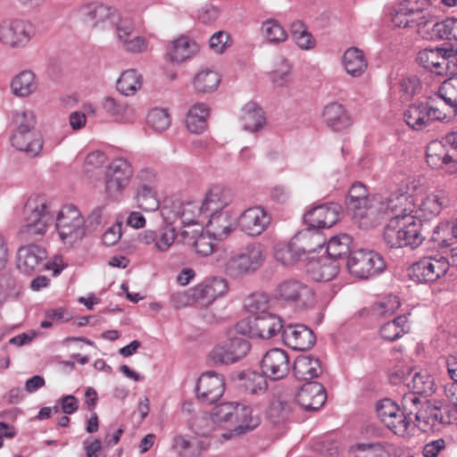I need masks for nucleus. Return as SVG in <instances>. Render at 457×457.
Wrapping results in <instances>:
<instances>
[{
	"label": "nucleus",
	"instance_id": "obj_1",
	"mask_svg": "<svg viewBox=\"0 0 457 457\" xmlns=\"http://www.w3.org/2000/svg\"><path fill=\"white\" fill-rule=\"evenodd\" d=\"M407 202V195L399 191L370 195L361 182H354L348 190L346 208L360 228L364 229L378 226L390 211L402 207Z\"/></svg>",
	"mask_w": 457,
	"mask_h": 457
},
{
	"label": "nucleus",
	"instance_id": "obj_2",
	"mask_svg": "<svg viewBox=\"0 0 457 457\" xmlns=\"http://www.w3.org/2000/svg\"><path fill=\"white\" fill-rule=\"evenodd\" d=\"M408 201L402 207L390 211L392 217L384 228L383 240L390 248L410 246L414 249L427 238L428 223L412 215Z\"/></svg>",
	"mask_w": 457,
	"mask_h": 457
},
{
	"label": "nucleus",
	"instance_id": "obj_3",
	"mask_svg": "<svg viewBox=\"0 0 457 457\" xmlns=\"http://www.w3.org/2000/svg\"><path fill=\"white\" fill-rule=\"evenodd\" d=\"M25 224L20 230L24 240H36L44 236L52 221L47 201L40 195L30 196L24 205Z\"/></svg>",
	"mask_w": 457,
	"mask_h": 457
},
{
	"label": "nucleus",
	"instance_id": "obj_4",
	"mask_svg": "<svg viewBox=\"0 0 457 457\" xmlns=\"http://www.w3.org/2000/svg\"><path fill=\"white\" fill-rule=\"evenodd\" d=\"M266 256V248L262 244H247L228 258L225 263V272L234 278L249 276L263 265Z\"/></svg>",
	"mask_w": 457,
	"mask_h": 457
},
{
	"label": "nucleus",
	"instance_id": "obj_5",
	"mask_svg": "<svg viewBox=\"0 0 457 457\" xmlns=\"http://www.w3.org/2000/svg\"><path fill=\"white\" fill-rule=\"evenodd\" d=\"M56 229L65 245H73L85 236V219L77 207L65 205L56 218Z\"/></svg>",
	"mask_w": 457,
	"mask_h": 457
},
{
	"label": "nucleus",
	"instance_id": "obj_6",
	"mask_svg": "<svg viewBox=\"0 0 457 457\" xmlns=\"http://www.w3.org/2000/svg\"><path fill=\"white\" fill-rule=\"evenodd\" d=\"M346 266L352 275L366 279L381 273L386 268V263L378 253L360 249L350 254Z\"/></svg>",
	"mask_w": 457,
	"mask_h": 457
},
{
	"label": "nucleus",
	"instance_id": "obj_7",
	"mask_svg": "<svg viewBox=\"0 0 457 457\" xmlns=\"http://www.w3.org/2000/svg\"><path fill=\"white\" fill-rule=\"evenodd\" d=\"M35 36L34 25L26 20L0 21V43L10 48H23Z\"/></svg>",
	"mask_w": 457,
	"mask_h": 457
},
{
	"label": "nucleus",
	"instance_id": "obj_8",
	"mask_svg": "<svg viewBox=\"0 0 457 457\" xmlns=\"http://www.w3.org/2000/svg\"><path fill=\"white\" fill-rule=\"evenodd\" d=\"M449 262L443 255L426 256L409 269V277L418 283H433L444 277L449 270Z\"/></svg>",
	"mask_w": 457,
	"mask_h": 457
},
{
	"label": "nucleus",
	"instance_id": "obj_9",
	"mask_svg": "<svg viewBox=\"0 0 457 457\" xmlns=\"http://www.w3.org/2000/svg\"><path fill=\"white\" fill-rule=\"evenodd\" d=\"M454 131L446 134L441 140H433L426 148V161L433 169L447 167L457 170V146L450 144L448 138Z\"/></svg>",
	"mask_w": 457,
	"mask_h": 457
},
{
	"label": "nucleus",
	"instance_id": "obj_10",
	"mask_svg": "<svg viewBox=\"0 0 457 457\" xmlns=\"http://www.w3.org/2000/svg\"><path fill=\"white\" fill-rule=\"evenodd\" d=\"M133 168L125 159L119 158L107 167L104 176L105 192L109 197L120 196L129 185L133 176Z\"/></svg>",
	"mask_w": 457,
	"mask_h": 457
},
{
	"label": "nucleus",
	"instance_id": "obj_11",
	"mask_svg": "<svg viewBox=\"0 0 457 457\" xmlns=\"http://www.w3.org/2000/svg\"><path fill=\"white\" fill-rule=\"evenodd\" d=\"M275 295L278 300L294 304L300 309L308 308L314 303L312 289L296 279H287L278 284Z\"/></svg>",
	"mask_w": 457,
	"mask_h": 457
},
{
	"label": "nucleus",
	"instance_id": "obj_12",
	"mask_svg": "<svg viewBox=\"0 0 457 457\" xmlns=\"http://www.w3.org/2000/svg\"><path fill=\"white\" fill-rule=\"evenodd\" d=\"M249 341L242 337H232L228 341L213 347L210 360L216 365L232 364L245 358L250 352Z\"/></svg>",
	"mask_w": 457,
	"mask_h": 457
},
{
	"label": "nucleus",
	"instance_id": "obj_13",
	"mask_svg": "<svg viewBox=\"0 0 457 457\" xmlns=\"http://www.w3.org/2000/svg\"><path fill=\"white\" fill-rule=\"evenodd\" d=\"M47 253L37 245L21 246L17 252L16 265L18 270L28 275L49 270L50 263L46 262Z\"/></svg>",
	"mask_w": 457,
	"mask_h": 457
},
{
	"label": "nucleus",
	"instance_id": "obj_14",
	"mask_svg": "<svg viewBox=\"0 0 457 457\" xmlns=\"http://www.w3.org/2000/svg\"><path fill=\"white\" fill-rule=\"evenodd\" d=\"M224 391V378L214 371L204 373L198 378L195 387L198 400L207 404L216 403L222 396Z\"/></svg>",
	"mask_w": 457,
	"mask_h": 457
},
{
	"label": "nucleus",
	"instance_id": "obj_15",
	"mask_svg": "<svg viewBox=\"0 0 457 457\" xmlns=\"http://www.w3.org/2000/svg\"><path fill=\"white\" fill-rule=\"evenodd\" d=\"M262 373L272 380L284 378L290 370L287 353L280 348L269 350L262 360Z\"/></svg>",
	"mask_w": 457,
	"mask_h": 457
},
{
	"label": "nucleus",
	"instance_id": "obj_16",
	"mask_svg": "<svg viewBox=\"0 0 457 457\" xmlns=\"http://www.w3.org/2000/svg\"><path fill=\"white\" fill-rule=\"evenodd\" d=\"M342 212L336 203H327L316 206L304 214V221L311 228H325L335 225Z\"/></svg>",
	"mask_w": 457,
	"mask_h": 457
},
{
	"label": "nucleus",
	"instance_id": "obj_17",
	"mask_svg": "<svg viewBox=\"0 0 457 457\" xmlns=\"http://www.w3.org/2000/svg\"><path fill=\"white\" fill-rule=\"evenodd\" d=\"M234 194L229 188L213 186L206 192L200 205V212L210 214L230 210L229 206L234 204Z\"/></svg>",
	"mask_w": 457,
	"mask_h": 457
},
{
	"label": "nucleus",
	"instance_id": "obj_18",
	"mask_svg": "<svg viewBox=\"0 0 457 457\" xmlns=\"http://www.w3.org/2000/svg\"><path fill=\"white\" fill-rule=\"evenodd\" d=\"M237 220L242 231L250 236H258L266 229L270 217L263 208L255 206L237 215Z\"/></svg>",
	"mask_w": 457,
	"mask_h": 457
},
{
	"label": "nucleus",
	"instance_id": "obj_19",
	"mask_svg": "<svg viewBox=\"0 0 457 457\" xmlns=\"http://www.w3.org/2000/svg\"><path fill=\"white\" fill-rule=\"evenodd\" d=\"M284 343L296 351L310 349L316 341L313 331L303 324L287 325L282 330Z\"/></svg>",
	"mask_w": 457,
	"mask_h": 457
},
{
	"label": "nucleus",
	"instance_id": "obj_20",
	"mask_svg": "<svg viewBox=\"0 0 457 457\" xmlns=\"http://www.w3.org/2000/svg\"><path fill=\"white\" fill-rule=\"evenodd\" d=\"M228 289L227 279L221 277H214L193 287V296H195V303L201 305H209L216 298L224 295Z\"/></svg>",
	"mask_w": 457,
	"mask_h": 457
},
{
	"label": "nucleus",
	"instance_id": "obj_21",
	"mask_svg": "<svg viewBox=\"0 0 457 457\" xmlns=\"http://www.w3.org/2000/svg\"><path fill=\"white\" fill-rule=\"evenodd\" d=\"M327 399L325 387L319 382H307L302 386L296 394V402L308 411L320 409Z\"/></svg>",
	"mask_w": 457,
	"mask_h": 457
},
{
	"label": "nucleus",
	"instance_id": "obj_22",
	"mask_svg": "<svg viewBox=\"0 0 457 457\" xmlns=\"http://www.w3.org/2000/svg\"><path fill=\"white\" fill-rule=\"evenodd\" d=\"M237 212L230 210L210 213L207 228L214 237L221 240L226 238L238 225Z\"/></svg>",
	"mask_w": 457,
	"mask_h": 457
},
{
	"label": "nucleus",
	"instance_id": "obj_23",
	"mask_svg": "<svg viewBox=\"0 0 457 457\" xmlns=\"http://www.w3.org/2000/svg\"><path fill=\"white\" fill-rule=\"evenodd\" d=\"M339 266L328 256L312 259L306 264V272L310 278L318 282L333 279L338 273Z\"/></svg>",
	"mask_w": 457,
	"mask_h": 457
},
{
	"label": "nucleus",
	"instance_id": "obj_24",
	"mask_svg": "<svg viewBox=\"0 0 457 457\" xmlns=\"http://www.w3.org/2000/svg\"><path fill=\"white\" fill-rule=\"evenodd\" d=\"M396 446L387 441L356 444L349 448L350 457H391Z\"/></svg>",
	"mask_w": 457,
	"mask_h": 457
},
{
	"label": "nucleus",
	"instance_id": "obj_25",
	"mask_svg": "<svg viewBox=\"0 0 457 457\" xmlns=\"http://www.w3.org/2000/svg\"><path fill=\"white\" fill-rule=\"evenodd\" d=\"M113 10L100 3H90L78 9L79 19L88 26L97 27L113 15Z\"/></svg>",
	"mask_w": 457,
	"mask_h": 457
},
{
	"label": "nucleus",
	"instance_id": "obj_26",
	"mask_svg": "<svg viewBox=\"0 0 457 457\" xmlns=\"http://www.w3.org/2000/svg\"><path fill=\"white\" fill-rule=\"evenodd\" d=\"M324 122L334 131H342L352 125V120L344 105L332 102L328 104L322 112Z\"/></svg>",
	"mask_w": 457,
	"mask_h": 457
},
{
	"label": "nucleus",
	"instance_id": "obj_27",
	"mask_svg": "<svg viewBox=\"0 0 457 457\" xmlns=\"http://www.w3.org/2000/svg\"><path fill=\"white\" fill-rule=\"evenodd\" d=\"M403 382L415 394L428 396L435 392L434 378L427 370H409L403 374Z\"/></svg>",
	"mask_w": 457,
	"mask_h": 457
},
{
	"label": "nucleus",
	"instance_id": "obj_28",
	"mask_svg": "<svg viewBox=\"0 0 457 457\" xmlns=\"http://www.w3.org/2000/svg\"><path fill=\"white\" fill-rule=\"evenodd\" d=\"M38 88L36 74L30 70H24L16 74L11 80V93L19 98H26L33 95Z\"/></svg>",
	"mask_w": 457,
	"mask_h": 457
},
{
	"label": "nucleus",
	"instance_id": "obj_29",
	"mask_svg": "<svg viewBox=\"0 0 457 457\" xmlns=\"http://www.w3.org/2000/svg\"><path fill=\"white\" fill-rule=\"evenodd\" d=\"M253 328L255 337L270 339L281 332L284 328L280 317L270 312L253 317Z\"/></svg>",
	"mask_w": 457,
	"mask_h": 457
},
{
	"label": "nucleus",
	"instance_id": "obj_30",
	"mask_svg": "<svg viewBox=\"0 0 457 457\" xmlns=\"http://www.w3.org/2000/svg\"><path fill=\"white\" fill-rule=\"evenodd\" d=\"M415 420L418 422L417 427L422 431L434 429L438 424L448 423L444 419L441 408L428 401L424 402L416 411Z\"/></svg>",
	"mask_w": 457,
	"mask_h": 457
},
{
	"label": "nucleus",
	"instance_id": "obj_31",
	"mask_svg": "<svg viewBox=\"0 0 457 457\" xmlns=\"http://www.w3.org/2000/svg\"><path fill=\"white\" fill-rule=\"evenodd\" d=\"M235 409L231 428H233L232 430L236 435H243L259 426L260 419L258 416L253 415V410L250 406L237 403V408Z\"/></svg>",
	"mask_w": 457,
	"mask_h": 457
},
{
	"label": "nucleus",
	"instance_id": "obj_32",
	"mask_svg": "<svg viewBox=\"0 0 457 457\" xmlns=\"http://www.w3.org/2000/svg\"><path fill=\"white\" fill-rule=\"evenodd\" d=\"M102 109L111 117L122 123H133L136 120L135 108L127 103L105 96L101 101Z\"/></svg>",
	"mask_w": 457,
	"mask_h": 457
},
{
	"label": "nucleus",
	"instance_id": "obj_33",
	"mask_svg": "<svg viewBox=\"0 0 457 457\" xmlns=\"http://www.w3.org/2000/svg\"><path fill=\"white\" fill-rule=\"evenodd\" d=\"M450 204V199L446 192L444 190H436L427 195L420 204V212H422L425 220L437 216L444 208Z\"/></svg>",
	"mask_w": 457,
	"mask_h": 457
},
{
	"label": "nucleus",
	"instance_id": "obj_34",
	"mask_svg": "<svg viewBox=\"0 0 457 457\" xmlns=\"http://www.w3.org/2000/svg\"><path fill=\"white\" fill-rule=\"evenodd\" d=\"M342 64L346 73L353 78L362 76L368 68L363 51L357 47H350L344 53Z\"/></svg>",
	"mask_w": 457,
	"mask_h": 457
},
{
	"label": "nucleus",
	"instance_id": "obj_35",
	"mask_svg": "<svg viewBox=\"0 0 457 457\" xmlns=\"http://www.w3.org/2000/svg\"><path fill=\"white\" fill-rule=\"evenodd\" d=\"M403 5L406 8V13L408 16L409 26L418 27V31L420 33L421 29H425L430 22L435 20V15L432 12V8H421L417 4L411 1H404Z\"/></svg>",
	"mask_w": 457,
	"mask_h": 457
},
{
	"label": "nucleus",
	"instance_id": "obj_36",
	"mask_svg": "<svg viewBox=\"0 0 457 457\" xmlns=\"http://www.w3.org/2000/svg\"><path fill=\"white\" fill-rule=\"evenodd\" d=\"M266 376L257 371L246 370L239 374V387L246 394L263 395L268 387Z\"/></svg>",
	"mask_w": 457,
	"mask_h": 457
},
{
	"label": "nucleus",
	"instance_id": "obj_37",
	"mask_svg": "<svg viewBox=\"0 0 457 457\" xmlns=\"http://www.w3.org/2000/svg\"><path fill=\"white\" fill-rule=\"evenodd\" d=\"M199 51V46L195 41L187 37H179L172 42L169 48L168 54L171 62H182Z\"/></svg>",
	"mask_w": 457,
	"mask_h": 457
},
{
	"label": "nucleus",
	"instance_id": "obj_38",
	"mask_svg": "<svg viewBox=\"0 0 457 457\" xmlns=\"http://www.w3.org/2000/svg\"><path fill=\"white\" fill-rule=\"evenodd\" d=\"M293 371L297 379H312L321 373L320 362L310 355L298 356L294 362Z\"/></svg>",
	"mask_w": 457,
	"mask_h": 457
},
{
	"label": "nucleus",
	"instance_id": "obj_39",
	"mask_svg": "<svg viewBox=\"0 0 457 457\" xmlns=\"http://www.w3.org/2000/svg\"><path fill=\"white\" fill-rule=\"evenodd\" d=\"M221 80L218 71L211 68L200 70L193 79L194 88L200 94H209L217 90Z\"/></svg>",
	"mask_w": 457,
	"mask_h": 457
},
{
	"label": "nucleus",
	"instance_id": "obj_40",
	"mask_svg": "<svg viewBox=\"0 0 457 457\" xmlns=\"http://www.w3.org/2000/svg\"><path fill=\"white\" fill-rule=\"evenodd\" d=\"M209 116V107L204 103H196L194 104L186 118V126L187 129L194 134H200L207 128V118Z\"/></svg>",
	"mask_w": 457,
	"mask_h": 457
},
{
	"label": "nucleus",
	"instance_id": "obj_41",
	"mask_svg": "<svg viewBox=\"0 0 457 457\" xmlns=\"http://www.w3.org/2000/svg\"><path fill=\"white\" fill-rule=\"evenodd\" d=\"M432 25L430 29H428V37L432 40H455L457 35V18H447L439 21L435 15V20L430 22Z\"/></svg>",
	"mask_w": 457,
	"mask_h": 457
},
{
	"label": "nucleus",
	"instance_id": "obj_42",
	"mask_svg": "<svg viewBox=\"0 0 457 457\" xmlns=\"http://www.w3.org/2000/svg\"><path fill=\"white\" fill-rule=\"evenodd\" d=\"M241 120L245 130L258 131L265 123L263 111L255 103H247L242 109Z\"/></svg>",
	"mask_w": 457,
	"mask_h": 457
},
{
	"label": "nucleus",
	"instance_id": "obj_43",
	"mask_svg": "<svg viewBox=\"0 0 457 457\" xmlns=\"http://www.w3.org/2000/svg\"><path fill=\"white\" fill-rule=\"evenodd\" d=\"M10 140L13 147L32 157L37 156L43 148V138L39 132L21 133L20 144L14 139V133Z\"/></svg>",
	"mask_w": 457,
	"mask_h": 457
},
{
	"label": "nucleus",
	"instance_id": "obj_44",
	"mask_svg": "<svg viewBox=\"0 0 457 457\" xmlns=\"http://www.w3.org/2000/svg\"><path fill=\"white\" fill-rule=\"evenodd\" d=\"M321 244L319 242L313 247H298L295 243L288 245L278 247L275 252V258L283 265H293L295 263L303 254L309 252H314L316 247H320Z\"/></svg>",
	"mask_w": 457,
	"mask_h": 457
},
{
	"label": "nucleus",
	"instance_id": "obj_45",
	"mask_svg": "<svg viewBox=\"0 0 457 457\" xmlns=\"http://www.w3.org/2000/svg\"><path fill=\"white\" fill-rule=\"evenodd\" d=\"M417 62L426 70L437 75L445 73V61L436 48H426L420 51Z\"/></svg>",
	"mask_w": 457,
	"mask_h": 457
},
{
	"label": "nucleus",
	"instance_id": "obj_46",
	"mask_svg": "<svg viewBox=\"0 0 457 457\" xmlns=\"http://www.w3.org/2000/svg\"><path fill=\"white\" fill-rule=\"evenodd\" d=\"M142 87V77L135 69L123 71L117 80V89L124 96H133Z\"/></svg>",
	"mask_w": 457,
	"mask_h": 457
},
{
	"label": "nucleus",
	"instance_id": "obj_47",
	"mask_svg": "<svg viewBox=\"0 0 457 457\" xmlns=\"http://www.w3.org/2000/svg\"><path fill=\"white\" fill-rule=\"evenodd\" d=\"M404 120L414 130H422L429 126L426 104H411L404 112Z\"/></svg>",
	"mask_w": 457,
	"mask_h": 457
},
{
	"label": "nucleus",
	"instance_id": "obj_48",
	"mask_svg": "<svg viewBox=\"0 0 457 457\" xmlns=\"http://www.w3.org/2000/svg\"><path fill=\"white\" fill-rule=\"evenodd\" d=\"M407 321L408 317L406 315H400L393 320L385 323L380 328L381 337L388 341H395L400 338L409 330Z\"/></svg>",
	"mask_w": 457,
	"mask_h": 457
},
{
	"label": "nucleus",
	"instance_id": "obj_49",
	"mask_svg": "<svg viewBox=\"0 0 457 457\" xmlns=\"http://www.w3.org/2000/svg\"><path fill=\"white\" fill-rule=\"evenodd\" d=\"M352 237L347 234H341L329 239L327 245L328 257L336 262L346 256L350 252Z\"/></svg>",
	"mask_w": 457,
	"mask_h": 457
},
{
	"label": "nucleus",
	"instance_id": "obj_50",
	"mask_svg": "<svg viewBox=\"0 0 457 457\" xmlns=\"http://www.w3.org/2000/svg\"><path fill=\"white\" fill-rule=\"evenodd\" d=\"M237 403L228 402L213 407L211 412V419L213 424H217L222 428H229L232 427V418L236 411Z\"/></svg>",
	"mask_w": 457,
	"mask_h": 457
},
{
	"label": "nucleus",
	"instance_id": "obj_51",
	"mask_svg": "<svg viewBox=\"0 0 457 457\" xmlns=\"http://www.w3.org/2000/svg\"><path fill=\"white\" fill-rule=\"evenodd\" d=\"M172 212L176 220H179L182 225L195 223L196 214L201 213L200 205L194 202L174 203Z\"/></svg>",
	"mask_w": 457,
	"mask_h": 457
},
{
	"label": "nucleus",
	"instance_id": "obj_52",
	"mask_svg": "<svg viewBox=\"0 0 457 457\" xmlns=\"http://www.w3.org/2000/svg\"><path fill=\"white\" fill-rule=\"evenodd\" d=\"M14 122L17 126L14 132V139L20 144L21 133L37 132L36 127V115L32 111H21L15 114Z\"/></svg>",
	"mask_w": 457,
	"mask_h": 457
},
{
	"label": "nucleus",
	"instance_id": "obj_53",
	"mask_svg": "<svg viewBox=\"0 0 457 457\" xmlns=\"http://www.w3.org/2000/svg\"><path fill=\"white\" fill-rule=\"evenodd\" d=\"M428 231L427 237L429 235L428 240L434 244V248L443 250L453 245V237L450 236L451 229L448 224H438L430 232L429 224L428 223Z\"/></svg>",
	"mask_w": 457,
	"mask_h": 457
},
{
	"label": "nucleus",
	"instance_id": "obj_54",
	"mask_svg": "<svg viewBox=\"0 0 457 457\" xmlns=\"http://www.w3.org/2000/svg\"><path fill=\"white\" fill-rule=\"evenodd\" d=\"M137 206L145 212H154L159 208L155 191L148 185L139 186L136 193Z\"/></svg>",
	"mask_w": 457,
	"mask_h": 457
},
{
	"label": "nucleus",
	"instance_id": "obj_55",
	"mask_svg": "<svg viewBox=\"0 0 457 457\" xmlns=\"http://www.w3.org/2000/svg\"><path fill=\"white\" fill-rule=\"evenodd\" d=\"M412 413V410H410L409 412L399 410L388 421L390 423H387L386 426L395 435L404 436L411 426Z\"/></svg>",
	"mask_w": 457,
	"mask_h": 457
},
{
	"label": "nucleus",
	"instance_id": "obj_56",
	"mask_svg": "<svg viewBox=\"0 0 457 457\" xmlns=\"http://www.w3.org/2000/svg\"><path fill=\"white\" fill-rule=\"evenodd\" d=\"M146 122L155 131H164L170 126V115L167 109L154 108L147 116Z\"/></svg>",
	"mask_w": 457,
	"mask_h": 457
},
{
	"label": "nucleus",
	"instance_id": "obj_57",
	"mask_svg": "<svg viewBox=\"0 0 457 457\" xmlns=\"http://www.w3.org/2000/svg\"><path fill=\"white\" fill-rule=\"evenodd\" d=\"M244 305L245 310L254 317L268 313L269 299L263 293H254L245 299Z\"/></svg>",
	"mask_w": 457,
	"mask_h": 457
},
{
	"label": "nucleus",
	"instance_id": "obj_58",
	"mask_svg": "<svg viewBox=\"0 0 457 457\" xmlns=\"http://www.w3.org/2000/svg\"><path fill=\"white\" fill-rule=\"evenodd\" d=\"M261 29L262 35L270 43L284 42L287 38L286 30L277 21H263Z\"/></svg>",
	"mask_w": 457,
	"mask_h": 457
},
{
	"label": "nucleus",
	"instance_id": "obj_59",
	"mask_svg": "<svg viewBox=\"0 0 457 457\" xmlns=\"http://www.w3.org/2000/svg\"><path fill=\"white\" fill-rule=\"evenodd\" d=\"M439 96L451 108L457 109V75L444 81Z\"/></svg>",
	"mask_w": 457,
	"mask_h": 457
},
{
	"label": "nucleus",
	"instance_id": "obj_60",
	"mask_svg": "<svg viewBox=\"0 0 457 457\" xmlns=\"http://www.w3.org/2000/svg\"><path fill=\"white\" fill-rule=\"evenodd\" d=\"M176 237V229L170 226L156 230L154 249L158 252L167 251L174 243Z\"/></svg>",
	"mask_w": 457,
	"mask_h": 457
},
{
	"label": "nucleus",
	"instance_id": "obj_61",
	"mask_svg": "<svg viewBox=\"0 0 457 457\" xmlns=\"http://www.w3.org/2000/svg\"><path fill=\"white\" fill-rule=\"evenodd\" d=\"M290 412L291 407L287 402L280 398H275L270 403L268 416L274 423H276L287 419Z\"/></svg>",
	"mask_w": 457,
	"mask_h": 457
},
{
	"label": "nucleus",
	"instance_id": "obj_62",
	"mask_svg": "<svg viewBox=\"0 0 457 457\" xmlns=\"http://www.w3.org/2000/svg\"><path fill=\"white\" fill-rule=\"evenodd\" d=\"M400 410L399 406L390 399H383L377 404V415L382 423L386 425L393 416Z\"/></svg>",
	"mask_w": 457,
	"mask_h": 457
},
{
	"label": "nucleus",
	"instance_id": "obj_63",
	"mask_svg": "<svg viewBox=\"0 0 457 457\" xmlns=\"http://www.w3.org/2000/svg\"><path fill=\"white\" fill-rule=\"evenodd\" d=\"M191 426L196 434L207 436L212 430L211 415L208 416L206 413L195 415L192 420Z\"/></svg>",
	"mask_w": 457,
	"mask_h": 457
},
{
	"label": "nucleus",
	"instance_id": "obj_64",
	"mask_svg": "<svg viewBox=\"0 0 457 457\" xmlns=\"http://www.w3.org/2000/svg\"><path fill=\"white\" fill-rule=\"evenodd\" d=\"M193 247L201 256H209L214 251L215 245L209 235L201 234L194 242Z\"/></svg>",
	"mask_w": 457,
	"mask_h": 457
}]
</instances>
